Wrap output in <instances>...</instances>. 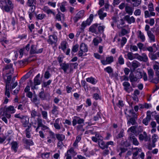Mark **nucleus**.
<instances>
[{"label":"nucleus","instance_id":"obj_1","mask_svg":"<svg viewBox=\"0 0 159 159\" xmlns=\"http://www.w3.org/2000/svg\"><path fill=\"white\" fill-rule=\"evenodd\" d=\"M0 7L3 11L9 12L14 8V4L11 0H0Z\"/></svg>","mask_w":159,"mask_h":159},{"label":"nucleus","instance_id":"obj_2","mask_svg":"<svg viewBox=\"0 0 159 159\" xmlns=\"http://www.w3.org/2000/svg\"><path fill=\"white\" fill-rule=\"evenodd\" d=\"M84 120L80 117L75 116L73 118L72 125L75 126L77 124L78 125L76 126V129L78 131L83 130V126L84 125Z\"/></svg>","mask_w":159,"mask_h":159},{"label":"nucleus","instance_id":"obj_3","mask_svg":"<svg viewBox=\"0 0 159 159\" xmlns=\"http://www.w3.org/2000/svg\"><path fill=\"white\" fill-rule=\"evenodd\" d=\"M78 65L77 63H66L64 62L63 63L60 64V66L61 67V69L63 70L65 73H66L67 70H70V71L72 70V66H74L75 68Z\"/></svg>","mask_w":159,"mask_h":159},{"label":"nucleus","instance_id":"obj_4","mask_svg":"<svg viewBox=\"0 0 159 159\" xmlns=\"http://www.w3.org/2000/svg\"><path fill=\"white\" fill-rule=\"evenodd\" d=\"M16 112V110L12 106H10L8 107L5 106L3 109V115L8 119L11 118V115L10 114H13Z\"/></svg>","mask_w":159,"mask_h":159},{"label":"nucleus","instance_id":"obj_5","mask_svg":"<svg viewBox=\"0 0 159 159\" xmlns=\"http://www.w3.org/2000/svg\"><path fill=\"white\" fill-rule=\"evenodd\" d=\"M112 20L116 24L117 27L120 29L126 26L128 27V25L123 26L125 24V22L123 19H121L119 20L118 18L116 17H113L112 18Z\"/></svg>","mask_w":159,"mask_h":159},{"label":"nucleus","instance_id":"obj_6","mask_svg":"<svg viewBox=\"0 0 159 159\" xmlns=\"http://www.w3.org/2000/svg\"><path fill=\"white\" fill-rule=\"evenodd\" d=\"M57 39V37L56 35L54 34L51 35L48 37L47 42L48 43L52 45L56 46Z\"/></svg>","mask_w":159,"mask_h":159},{"label":"nucleus","instance_id":"obj_7","mask_svg":"<svg viewBox=\"0 0 159 159\" xmlns=\"http://www.w3.org/2000/svg\"><path fill=\"white\" fill-rule=\"evenodd\" d=\"M88 51L87 46L84 43H81L80 45V50L78 52V56L79 57H82L83 53L86 52Z\"/></svg>","mask_w":159,"mask_h":159},{"label":"nucleus","instance_id":"obj_8","mask_svg":"<svg viewBox=\"0 0 159 159\" xmlns=\"http://www.w3.org/2000/svg\"><path fill=\"white\" fill-rule=\"evenodd\" d=\"M84 11L82 10L79 11L73 17L74 22L75 23L77 22L79 20L82 19L84 15Z\"/></svg>","mask_w":159,"mask_h":159},{"label":"nucleus","instance_id":"obj_9","mask_svg":"<svg viewBox=\"0 0 159 159\" xmlns=\"http://www.w3.org/2000/svg\"><path fill=\"white\" fill-rule=\"evenodd\" d=\"M76 154L73 148H71L68 150L65 154L66 159H71L72 157L74 156Z\"/></svg>","mask_w":159,"mask_h":159},{"label":"nucleus","instance_id":"obj_10","mask_svg":"<svg viewBox=\"0 0 159 159\" xmlns=\"http://www.w3.org/2000/svg\"><path fill=\"white\" fill-rule=\"evenodd\" d=\"M37 46L34 44H32L30 47V52L31 54H38L41 53L43 51V48H41L39 49L37 48Z\"/></svg>","mask_w":159,"mask_h":159},{"label":"nucleus","instance_id":"obj_11","mask_svg":"<svg viewBox=\"0 0 159 159\" xmlns=\"http://www.w3.org/2000/svg\"><path fill=\"white\" fill-rule=\"evenodd\" d=\"M123 85L124 86V90L127 93H129L133 91V89L129 82H124L123 83Z\"/></svg>","mask_w":159,"mask_h":159},{"label":"nucleus","instance_id":"obj_12","mask_svg":"<svg viewBox=\"0 0 159 159\" xmlns=\"http://www.w3.org/2000/svg\"><path fill=\"white\" fill-rule=\"evenodd\" d=\"M114 61V58L112 56L106 57L105 60H101V62L103 65H105L111 63Z\"/></svg>","mask_w":159,"mask_h":159},{"label":"nucleus","instance_id":"obj_13","mask_svg":"<svg viewBox=\"0 0 159 159\" xmlns=\"http://www.w3.org/2000/svg\"><path fill=\"white\" fill-rule=\"evenodd\" d=\"M139 138L140 141L144 140L147 142L150 139V138L147 135V133L144 132L143 134H140L139 135Z\"/></svg>","mask_w":159,"mask_h":159},{"label":"nucleus","instance_id":"obj_14","mask_svg":"<svg viewBox=\"0 0 159 159\" xmlns=\"http://www.w3.org/2000/svg\"><path fill=\"white\" fill-rule=\"evenodd\" d=\"M49 136L47 137L46 139H45L44 142L46 144H49L52 142V139L55 138V134L51 131H49Z\"/></svg>","mask_w":159,"mask_h":159},{"label":"nucleus","instance_id":"obj_15","mask_svg":"<svg viewBox=\"0 0 159 159\" xmlns=\"http://www.w3.org/2000/svg\"><path fill=\"white\" fill-rule=\"evenodd\" d=\"M129 138L130 141L132 142L133 144L136 146H138L139 144V143L137 138L135 137L134 134L130 133L129 134Z\"/></svg>","mask_w":159,"mask_h":159},{"label":"nucleus","instance_id":"obj_16","mask_svg":"<svg viewBox=\"0 0 159 159\" xmlns=\"http://www.w3.org/2000/svg\"><path fill=\"white\" fill-rule=\"evenodd\" d=\"M151 112L150 111H148L147 112V116L143 119V123L146 125H147L151 119Z\"/></svg>","mask_w":159,"mask_h":159},{"label":"nucleus","instance_id":"obj_17","mask_svg":"<svg viewBox=\"0 0 159 159\" xmlns=\"http://www.w3.org/2000/svg\"><path fill=\"white\" fill-rule=\"evenodd\" d=\"M21 122L23 126L24 127H27L29 123V118L26 116H21Z\"/></svg>","mask_w":159,"mask_h":159},{"label":"nucleus","instance_id":"obj_18","mask_svg":"<svg viewBox=\"0 0 159 159\" xmlns=\"http://www.w3.org/2000/svg\"><path fill=\"white\" fill-rule=\"evenodd\" d=\"M42 10L48 15L52 14L54 16L56 15V13L54 10L50 9L47 6H44L42 8Z\"/></svg>","mask_w":159,"mask_h":159},{"label":"nucleus","instance_id":"obj_19","mask_svg":"<svg viewBox=\"0 0 159 159\" xmlns=\"http://www.w3.org/2000/svg\"><path fill=\"white\" fill-rule=\"evenodd\" d=\"M124 20L126 21L129 24L134 23L135 22V18L133 16L130 17L128 15H125L124 17Z\"/></svg>","mask_w":159,"mask_h":159},{"label":"nucleus","instance_id":"obj_20","mask_svg":"<svg viewBox=\"0 0 159 159\" xmlns=\"http://www.w3.org/2000/svg\"><path fill=\"white\" fill-rule=\"evenodd\" d=\"M95 136H93L92 137L91 139L92 141L94 142H97L102 140L103 139V137L99 134L96 132L95 133Z\"/></svg>","mask_w":159,"mask_h":159},{"label":"nucleus","instance_id":"obj_21","mask_svg":"<svg viewBox=\"0 0 159 159\" xmlns=\"http://www.w3.org/2000/svg\"><path fill=\"white\" fill-rule=\"evenodd\" d=\"M11 150L15 152H17L19 147L18 143L17 142L13 141L11 143Z\"/></svg>","mask_w":159,"mask_h":159},{"label":"nucleus","instance_id":"obj_22","mask_svg":"<svg viewBox=\"0 0 159 159\" xmlns=\"http://www.w3.org/2000/svg\"><path fill=\"white\" fill-rule=\"evenodd\" d=\"M94 91L96 93L93 94V98L95 100L100 99L101 97L99 96L100 94V92L98 88H95L94 89Z\"/></svg>","mask_w":159,"mask_h":159},{"label":"nucleus","instance_id":"obj_23","mask_svg":"<svg viewBox=\"0 0 159 159\" xmlns=\"http://www.w3.org/2000/svg\"><path fill=\"white\" fill-rule=\"evenodd\" d=\"M104 10V8H102L99 9L98 12L99 17L101 20H103L104 18L107 16V13L103 12Z\"/></svg>","mask_w":159,"mask_h":159},{"label":"nucleus","instance_id":"obj_24","mask_svg":"<svg viewBox=\"0 0 159 159\" xmlns=\"http://www.w3.org/2000/svg\"><path fill=\"white\" fill-rule=\"evenodd\" d=\"M98 24H94L91 25L89 29V31L97 34H98V31H97Z\"/></svg>","mask_w":159,"mask_h":159},{"label":"nucleus","instance_id":"obj_25","mask_svg":"<svg viewBox=\"0 0 159 159\" xmlns=\"http://www.w3.org/2000/svg\"><path fill=\"white\" fill-rule=\"evenodd\" d=\"M90 24L91 23L87 20L83 22L81 25V27L79 29L80 32V33L83 32L86 26L90 25Z\"/></svg>","mask_w":159,"mask_h":159},{"label":"nucleus","instance_id":"obj_26","mask_svg":"<svg viewBox=\"0 0 159 159\" xmlns=\"http://www.w3.org/2000/svg\"><path fill=\"white\" fill-rule=\"evenodd\" d=\"M61 18L62 20H65V16L63 14L59 11L57 14H56L55 19L56 20L61 21Z\"/></svg>","mask_w":159,"mask_h":159},{"label":"nucleus","instance_id":"obj_27","mask_svg":"<svg viewBox=\"0 0 159 159\" xmlns=\"http://www.w3.org/2000/svg\"><path fill=\"white\" fill-rule=\"evenodd\" d=\"M137 59L140 61L147 62L148 60V58L146 53H143L142 55L139 56Z\"/></svg>","mask_w":159,"mask_h":159},{"label":"nucleus","instance_id":"obj_28","mask_svg":"<svg viewBox=\"0 0 159 159\" xmlns=\"http://www.w3.org/2000/svg\"><path fill=\"white\" fill-rule=\"evenodd\" d=\"M58 109L59 108L58 107L55 105H53L51 113L55 117H57L58 115L59 114V111Z\"/></svg>","mask_w":159,"mask_h":159},{"label":"nucleus","instance_id":"obj_29","mask_svg":"<svg viewBox=\"0 0 159 159\" xmlns=\"http://www.w3.org/2000/svg\"><path fill=\"white\" fill-rule=\"evenodd\" d=\"M37 122H39V124L41 129L43 130L45 129H48L49 128L48 127L44 125L42 123V119L39 117H38L37 118Z\"/></svg>","mask_w":159,"mask_h":159},{"label":"nucleus","instance_id":"obj_30","mask_svg":"<svg viewBox=\"0 0 159 159\" xmlns=\"http://www.w3.org/2000/svg\"><path fill=\"white\" fill-rule=\"evenodd\" d=\"M13 65L12 64H10L5 66L3 69V70H9V72L7 73V74H12L13 73L14 70L12 68Z\"/></svg>","mask_w":159,"mask_h":159},{"label":"nucleus","instance_id":"obj_31","mask_svg":"<svg viewBox=\"0 0 159 159\" xmlns=\"http://www.w3.org/2000/svg\"><path fill=\"white\" fill-rule=\"evenodd\" d=\"M22 141L23 143L27 146H32L34 144V142L31 139H28L26 138H24L22 139Z\"/></svg>","mask_w":159,"mask_h":159},{"label":"nucleus","instance_id":"obj_32","mask_svg":"<svg viewBox=\"0 0 159 159\" xmlns=\"http://www.w3.org/2000/svg\"><path fill=\"white\" fill-rule=\"evenodd\" d=\"M98 145L100 148L102 149L103 150L105 149H107L106 143H105V142L103 140V139L102 140L98 141Z\"/></svg>","mask_w":159,"mask_h":159},{"label":"nucleus","instance_id":"obj_33","mask_svg":"<svg viewBox=\"0 0 159 159\" xmlns=\"http://www.w3.org/2000/svg\"><path fill=\"white\" fill-rule=\"evenodd\" d=\"M102 41V39L101 37H96L93 39V43L94 45L95 46H98V44L101 43Z\"/></svg>","mask_w":159,"mask_h":159},{"label":"nucleus","instance_id":"obj_34","mask_svg":"<svg viewBox=\"0 0 159 159\" xmlns=\"http://www.w3.org/2000/svg\"><path fill=\"white\" fill-rule=\"evenodd\" d=\"M31 100L32 102L35 104L36 106H37L40 103L39 101L37 99V96L35 94L31 98Z\"/></svg>","mask_w":159,"mask_h":159},{"label":"nucleus","instance_id":"obj_35","mask_svg":"<svg viewBox=\"0 0 159 159\" xmlns=\"http://www.w3.org/2000/svg\"><path fill=\"white\" fill-rule=\"evenodd\" d=\"M31 118L35 119V117L36 116L39 117L40 116V113H38L36 111L35 109L32 110L31 112Z\"/></svg>","mask_w":159,"mask_h":159},{"label":"nucleus","instance_id":"obj_36","mask_svg":"<svg viewBox=\"0 0 159 159\" xmlns=\"http://www.w3.org/2000/svg\"><path fill=\"white\" fill-rule=\"evenodd\" d=\"M147 34L149 37L151 42L155 41V35L151 32V31H148Z\"/></svg>","mask_w":159,"mask_h":159},{"label":"nucleus","instance_id":"obj_37","mask_svg":"<svg viewBox=\"0 0 159 159\" xmlns=\"http://www.w3.org/2000/svg\"><path fill=\"white\" fill-rule=\"evenodd\" d=\"M133 10V8L129 6H126L125 7V11L129 15H131L132 14Z\"/></svg>","mask_w":159,"mask_h":159},{"label":"nucleus","instance_id":"obj_38","mask_svg":"<svg viewBox=\"0 0 159 159\" xmlns=\"http://www.w3.org/2000/svg\"><path fill=\"white\" fill-rule=\"evenodd\" d=\"M138 38L140 39L143 42H144L145 40L144 34L140 30L138 31Z\"/></svg>","mask_w":159,"mask_h":159},{"label":"nucleus","instance_id":"obj_39","mask_svg":"<svg viewBox=\"0 0 159 159\" xmlns=\"http://www.w3.org/2000/svg\"><path fill=\"white\" fill-rule=\"evenodd\" d=\"M147 70L149 80L152 79L154 76V72L153 70L151 68H149L147 69Z\"/></svg>","mask_w":159,"mask_h":159},{"label":"nucleus","instance_id":"obj_40","mask_svg":"<svg viewBox=\"0 0 159 159\" xmlns=\"http://www.w3.org/2000/svg\"><path fill=\"white\" fill-rule=\"evenodd\" d=\"M31 124H32V125L33 126L34 128H36L35 131L36 132H37L38 131V129L40 127V124H39V122H37V126L36 127V125L37 124V121L36 120H35L34 121H31Z\"/></svg>","mask_w":159,"mask_h":159},{"label":"nucleus","instance_id":"obj_41","mask_svg":"<svg viewBox=\"0 0 159 159\" xmlns=\"http://www.w3.org/2000/svg\"><path fill=\"white\" fill-rule=\"evenodd\" d=\"M86 80L87 82L93 84H95L97 82V80L92 77L86 78Z\"/></svg>","mask_w":159,"mask_h":159},{"label":"nucleus","instance_id":"obj_42","mask_svg":"<svg viewBox=\"0 0 159 159\" xmlns=\"http://www.w3.org/2000/svg\"><path fill=\"white\" fill-rule=\"evenodd\" d=\"M67 44L66 42L65 41H62L61 43L60 47H59V48L61 49L65 52V50L67 48Z\"/></svg>","mask_w":159,"mask_h":159},{"label":"nucleus","instance_id":"obj_43","mask_svg":"<svg viewBox=\"0 0 159 159\" xmlns=\"http://www.w3.org/2000/svg\"><path fill=\"white\" fill-rule=\"evenodd\" d=\"M60 121V118H57L56 120L55 123L54 124V126L55 129L57 130H59L61 128V126L59 124Z\"/></svg>","mask_w":159,"mask_h":159},{"label":"nucleus","instance_id":"obj_44","mask_svg":"<svg viewBox=\"0 0 159 159\" xmlns=\"http://www.w3.org/2000/svg\"><path fill=\"white\" fill-rule=\"evenodd\" d=\"M139 75L140 76V78H141L143 77V79L144 81H146L148 80V77L146 73L143 71V72L139 71L138 72Z\"/></svg>","mask_w":159,"mask_h":159},{"label":"nucleus","instance_id":"obj_45","mask_svg":"<svg viewBox=\"0 0 159 159\" xmlns=\"http://www.w3.org/2000/svg\"><path fill=\"white\" fill-rule=\"evenodd\" d=\"M56 136L59 142H61L65 139V136L63 134H57Z\"/></svg>","mask_w":159,"mask_h":159},{"label":"nucleus","instance_id":"obj_46","mask_svg":"<svg viewBox=\"0 0 159 159\" xmlns=\"http://www.w3.org/2000/svg\"><path fill=\"white\" fill-rule=\"evenodd\" d=\"M131 64L132 66L133 67V69L134 70L135 69L137 68L140 66V63L136 61H134L133 62H132Z\"/></svg>","mask_w":159,"mask_h":159},{"label":"nucleus","instance_id":"obj_47","mask_svg":"<svg viewBox=\"0 0 159 159\" xmlns=\"http://www.w3.org/2000/svg\"><path fill=\"white\" fill-rule=\"evenodd\" d=\"M129 78L131 82H136L138 79L133 74H130L129 75Z\"/></svg>","mask_w":159,"mask_h":159},{"label":"nucleus","instance_id":"obj_48","mask_svg":"<svg viewBox=\"0 0 159 159\" xmlns=\"http://www.w3.org/2000/svg\"><path fill=\"white\" fill-rule=\"evenodd\" d=\"M133 150H135L136 151L133 153V157H136L138 154L139 152L142 151V149L141 148H133Z\"/></svg>","mask_w":159,"mask_h":159},{"label":"nucleus","instance_id":"obj_49","mask_svg":"<svg viewBox=\"0 0 159 159\" xmlns=\"http://www.w3.org/2000/svg\"><path fill=\"white\" fill-rule=\"evenodd\" d=\"M42 117L43 119L47 120L48 119V112L42 110L41 108L40 109Z\"/></svg>","mask_w":159,"mask_h":159},{"label":"nucleus","instance_id":"obj_50","mask_svg":"<svg viewBox=\"0 0 159 159\" xmlns=\"http://www.w3.org/2000/svg\"><path fill=\"white\" fill-rule=\"evenodd\" d=\"M129 31L124 28H122L121 32L119 33V36H122L129 33Z\"/></svg>","mask_w":159,"mask_h":159},{"label":"nucleus","instance_id":"obj_51","mask_svg":"<svg viewBox=\"0 0 159 159\" xmlns=\"http://www.w3.org/2000/svg\"><path fill=\"white\" fill-rule=\"evenodd\" d=\"M136 123L135 120L134 118H131L127 122L128 126H130L131 124L132 125H134Z\"/></svg>","mask_w":159,"mask_h":159},{"label":"nucleus","instance_id":"obj_52","mask_svg":"<svg viewBox=\"0 0 159 159\" xmlns=\"http://www.w3.org/2000/svg\"><path fill=\"white\" fill-rule=\"evenodd\" d=\"M81 135H78L76 138V140L75 142L73 143V146L76 147L77 146L78 143L80 141L81 139Z\"/></svg>","mask_w":159,"mask_h":159},{"label":"nucleus","instance_id":"obj_53","mask_svg":"<svg viewBox=\"0 0 159 159\" xmlns=\"http://www.w3.org/2000/svg\"><path fill=\"white\" fill-rule=\"evenodd\" d=\"M5 95L7 96L8 98L10 97V92L9 91V87L7 86H5Z\"/></svg>","mask_w":159,"mask_h":159},{"label":"nucleus","instance_id":"obj_54","mask_svg":"<svg viewBox=\"0 0 159 159\" xmlns=\"http://www.w3.org/2000/svg\"><path fill=\"white\" fill-rule=\"evenodd\" d=\"M79 45L78 44L74 45L72 48L71 53L73 54L74 53L76 52L78 50Z\"/></svg>","mask_w":159,"mask_h":159},{"label":"nucleus","instance_id":"obj_55","mask_svg":"<svg viewBox=\"0 0 159 159\" xmlns=\"http://www.w3.org/2000/svg\"><path fill=\"white\" fill-rule=\"evenodd\" d=\"M119 64L122 65L124 64V60L122 55L120 56L118 60Z\"/></svg>","mask_w":159,"mask_h":159},{"label":"nucleus","instance_id":"obj_56","mask_svg":"<svg viewBox=\"0 0 159 159\" xmlns=\"http://www.w3.org/2000/svg\"><path fill=\"white\" fill-rule=\"evenodd\" d=\"M19 53L20 56L21 57L24 54L26 55L27 53V52L25 50V49L23 48L20 49L19 51Z\"/></svg>","mask_w":159,"mask_h":159},{"label":"nucleus","instance_id":"obj_57","mask_svg":"<svg viewBox=\"0 0 159 159\" xmlns=\"http://www.w3.org/2000/svg\"><path fill=\"white\" fill-rule=\"evenodd\" d=\"M11 75L7 76V80L6 81V86L9 87V84L11 82Z\"/></svg>","mask_w":159,"mask_h":159},{"label":"nucleus","instance_id":"obj_58","mask_svg":"<svg viewBox=\"0 0 159 159\" xmlns=\"http://www.w3.org/2000/svg\"><path fill=\"white\" fill-rule=\"evenodd\" d=\"M105 71L107 72L109 74L112 73L113 71V70L111 67L110 66H108L104 69Z\"/></svg>","mask_w":159,"mask_h":159},{"label":"nucleus","instance_id":"obj_59","mask_svg":"<svg viewBox=\"0 0 159 159\" xmlns=\"http://www.w3.org/2000/svg\"><path fill=\"white\" fill-rule=\"evenodd\" d=\"M157 55L156 54L150 53L149 54V57L152 60H154L157 59Z\"/></svg>","mask_w":159,"mask_h":159},{"label":"nucleus","instance_id":"obj_60","mask_svg":"<svg viewBox=\"0 0 159 159\" xmlns=\"http://www.w3.org/2000/svg\"><path fill=\"white\" fill-rule=\"evenodd\" d=\"M134 2V3L133 4V6L134 7H137L141 3V0H136Z\"/></svg>","mask_w":159,"mask_h":159},{"label":"nucleus","instance_id":"obj_61","mask_svg":"<svg viewBox=\"0 0 159 159\" xmlns=\"http://www.w3.org/2000/svg\"><path fill=\"white\" fill-rule=\"evenodd\" d=\"M46 17V15L44 14H39L36 16L37 19L41 20Z\"/></svg>","mask_w":159,"mask_h":159},{"label":"nucleus","instance_id":"obj_62","mask_svg":"<svg viewBox=\"0 0 159 159\" xmlns=\"http://www.w3.org/2000/svg\"><path fill=\"white\" fill-rule=\"evenodd\" d=\"M130 131L133 134L135 133L136 132V127L134 126H132L129 128L127 130L128 132Z\"/></svg>","mask_w":159,"mask_h":159},{"label":"nucleus","instance_id":"obj_63","mask_svg":"<svg viewBox=\"0 0 159 159\" xmlns=\"http://www.w3.org/2000/svg\"><path fill=\"white\" fill-rule=\"evenodd\" d=\"M155 63L153 66V68L155 70L157 71L159 69V62L156 61Z\"/></svg>","mask_w":159,"mask_h":159},{"label":"nucleus","instance_id":"obj_64","mask_svg":"<svg viewBox=\"0 0 159 159\" xmlns=\"http://www.w3.org/2000/svg\"><path fill=\"white\" fill-rule=\"evenodd\" d=\"M39 97L42 100H44L45 98V95L43 91L41 92L39 94Z\"/></svg>","mask_w":159,"mask_h":159}]
</instances>
